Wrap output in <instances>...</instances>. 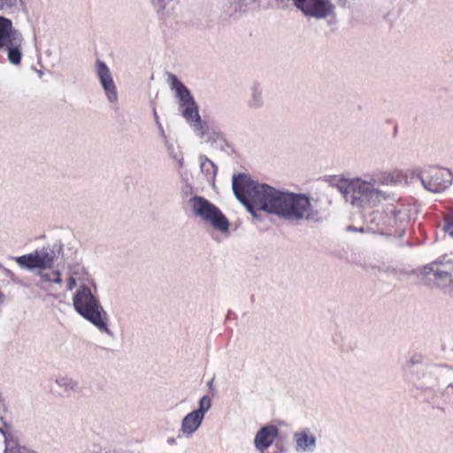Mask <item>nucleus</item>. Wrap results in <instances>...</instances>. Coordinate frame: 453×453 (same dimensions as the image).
<instances>
[{"label": "nucleus", "instance_id": "obj_21", "mask_svg": "<svg viewBox=\"0 0 453 453\" xmlns=\"http://www.w3.org/2000/svg\"><path fill=\"white\" fill-rule=\"evenodd\" d=\"M101 87L103 88L107 101L111 105H117L119 102V94L114 80L107 83H104Z\"/></svg>", "mask_w": 453, "mask_h": 453}, {"label": "nucleus", "instance_id": "obj_34", "mask_svg": "<svg viewBox=\"0 0 453 453\" xmlns=\"http://www.w3.org/2000/svg\"><path fill=\"white\" fill-rule=\"evenodd\" d=\"M178 161H179L180 166H182V165H183V157H180V158L178 159Z\"/></svg>", "mask_w": 453, "mask_h": 453}, {"label": "nucleus", "instance_id": "obj_31", "mask_svg": "<svg viewBox=\"0 0 453 453\" xmlns=\"http://www.w3.org/2000/svg\"><path fill=\"white\" fill-rule=\"evenodd\" d=\"M153 115H154L155 122H156L157 126H158V123H160V120H159V117L157 115L156 109L153 110Z\"/></svg>", "mask_w": 453, "mask_h": 453}, {"label": "nucleus", "instance_id": "obj_36", "mask_svg": "<svg viewBox=\"0 0 453 453\" xmlns=\"http://www.w3.org/2000/svg\"><path fill=\"white\" fill-rule=\"evenodd\" d=\"M448 388H453V383L449 384Z\"/></svg>", "mask_w": 453, "mask_h": 453}, {"label": "nucleus", "instance_id": "obj_22", "mask_svg": "<svg viewBox=\"0 0 453 453\" xmlns=\"http://www.w3.org/2000/svg\"><path fill=\"white\" fill-rule=\"evenodd\" d=\"M196 134L199 137L204 139L207 142L214 143L217 142L224 141V135L221 132H219L216 130H210L208 126H207L206 133L204 134L201 135L198 133H196Z\"/></svg>", "mask_w": 453, "mask_h": 453}, {"label": "nucleus", "instance_id": "obj_14", "mask_svg": "<svg viewBox=\"0 0 453 453\" xmlns=\"http://www.w3.org/2000/svg\"><path fill=\"white\" fill-rule=\"evenodd\" d=\"M427 273H433L437 284L441 287H447L453 283L452 273L447 268H442L438 263L430 264L426 267Z\"/></svg>", "mask_w": 453, "mask_h": 453}, {"label": "nucleus", "instance_id": "obj_8", "mask_svg": "<svg viewBox=\"0 0 453 453\" xmlns=\"http://www.w3.org/2000/svg\"><path fill=\"white\" fill-rule=\"evenodd\" d=\"M423 187L433 193H441L446 190L452 183L451 172L441 167H429L419 173Z\"/></svg>", "mask_w": 453, "mask_h": 453}, {"label": "nucleus", "instance_id": "obj_7", "mask_svg": "<svg viewBox=\"0 0 453 453\" xmlns=\"http://www.w3.org/2000/svg\"><path fill=\"white\" fill-rule=\"evenodd\" d=\"M188 203L195 217L222 234L229 232V220L214 203L199 196L191 197Z\"/></svg>", "mask_w": 453, "mask_h": 453}, {"label": "nucleus", "instance_id": "obj_19", "mask_svg": "<svg viewBox=\"0 0 453 453\" xmlns=\"http://www.w3.org/2000/svg\"><path fill=\"white\" fill-rule=\"evenodd\" d=\"M95 72L100 85L113 81V76L110 68L100 59L96 61Z\"/></svg>", "mask_w": 453, "mask_h": 453}, {"label": "nucleus", "instance_id": "obj_10", "mask_svg": "<svg viewBox=\"0 0 453 453\" xmlns=\"http://www.w3.org/2000/svg\"><path fill=\"white\" fill-rule=\"evenodd\" d=\"M294 5L304 15L316 19H324L334 12L331 0H292Z\"/></svg>", "mask_w": 453, "mask_h": 453}, {"label": "nucleus", "instance_id": "obj_4", "mask_svg": "<svg viewBox=\"0 0 453 453\" xmlns=\"http://www.w3.org/2000/svg\"><path fill=\"white\" fill-rule=\"evenodd\" d=\"M410 210L404 204H389L383 211H375L370 219V230L381 235L402 238L410 223Z\"/></svg>", "mask_w": 453, "mask_h": 453}, {"label": "nucleus", "instance_id": "obj_15", "mask_svg": "<svg viewBox=\"0 0 453 453\" xmlns=\"http://www.w3.org/2000/svg\"><path fill=\"white\" fill-rule=\"evenodd\" d=\"M247 107L250 110H259L265 104L263 88L257 82H254L250 88V94L246 100Z\"/></svg>", "mask_w": 453, "mask_h": 453}, {"label": "nucleus", "instance_id": "obj_13", "mask_svg": "<svg viewBox=\"0 0 453 453\" xmlns=\"http://www.w3.org/2000/svg\"><path fill=\"white\" fill-rule=\"evenodd\" d=\"M203 418L194 411L183 417L180 422V432L186 438H191L201 426Z\"/></svg>", "mask_w": 453, "mask_h": 453}, {"label": "nucleus", "instance_id": "obj_2", "mask_svg": "<svg viewBox=\"0 0 453 453\" xmlns=\"http://www.w3.org/2000/svg\"><path fill=\"white\" fill-rule=\"evenodd\" d=\"M394 181L392 176L383 178L356 177L342 181L339 190L346 202L358 209H372L383 202L394 200V196L380 188V185H388Z\"/></svg>", "mask_w": 453, "mask_h": 453}, {"label": "nucleus", "instance_id": "obj_30", "mask_svg": "<svg viewBox=\"0 0 453 453\" xmlns=\"http://www.w3.org/2000/svg\"><path fill=\"white\" fill-rule=\"evenodd\" d=\"M0 268H1V269H3V271H4V274H5L7 277H10L11 279H12V280H13V278H14V273H13L11 270H9V269H7V268L4 267L1 264H0Z\"/></svg>", "mask_w": 453, "mask_h": 453}, {"label": "nucleus", "instance_id": "obj_25", "mask_svg": "<svg viewBox=\"0 0 453 453\" xmlns=\"http://www.w3.org/2000/svg\"><path fill=\"white\" fill-rule=\"evenodd\" d=\"M443 231L453 237V214L444 219Z\"/></svg>", "mask_w": 453, "mask_h": 453}, {"label": "nucleus", "instance_id": "obj_26", "mask_svg": "<svg viewBox=\"0 0 453 453\" xmlns=\"http://www.w3.org/2000/svg\"><path fill=\"white\" fill-rule=\"evenodd\" d=\"M51 282L60 284L62 282L61 273L59 271H55L52 273Z\"/></svg>", "mask_w": 453, "mask_h": 453}, {"label": "nucleus", "instance_id": "obj_5", "mask_svg": "<svg viewBox=\"0 0 453 453\" xmlns=\"http://www.w3.org/2000/svg\"><path fill=\"white\" fill-rule=\"evenodd\" d=\"M168 84L179 100L181 116L190 125L195 133L203 135L207 124L201 119L198 105L190 90L173 73H168Z\"/></svg>", "mask_w": 453, "mask_h": 453}, {"label": "nucleus", "instance_id": "obj_32", "mask_svg": "<svg viewBox=\"0 0 453 453\" xmlns=\"http://www.w3.org/2000/svg\"><path fill=\"white\" fill-rule=\"evenodd\" d=\"M207 386H208L209 389H210L211 391H212V390L214 389V388H213V380H209V381L207 382Z\"/></svg>", "mask_w": 453, "mask_h": 453}, {"label": "nucleus", "instance_id": "obj_9", "mask_svg": "<svg viewBox=\"0 0 453 453\" xmlns=\"http://www.w3.org/2000/svg\"><path fill=\"white\" fill-rule=\"evenodd\" d=\"M56 256L53 250L47 248L36 250L35 252L15 257V261L21 268L29 270L39 268H50L55 261Z\"/></svg>", "mask_w": 453, "mask_h": 453}, {"label": "nucleus", "instance_id": "obj_33", "mask_svg": "<svg viewBox=\"0 0 453 453\" xmlns=\"http://www.w3.org/2000/svg\"><path fill=\"white\" fill-rule=\"evenodd\" d=\"M167 442L171 445L175 444L176 440L174 438H168Z\"/></svg>", "mask_w": 453, "mask_h": 453}, {"label": "nucleus", "instance_id": "obj_20", "mask_svg": "<svg viewBox=\"0 0 453 453\" xmlns=\"http://www.w3.org/2000/svg\"><path fill=\"white\" fill-rule=\"evenodd\" d=\"M423 358L421 356H413L406 361L403 367L404 376L407 380H414L413 373L422 366Z\"/></svg>", "mask_w": 453, "mask_h": 453}, {"label": "nucleus", "instance_id": "obj_24", "mask_svg": "<svg viewBox=\"0 0 453 453\" xmlns=\"http://www.w3.org/2000/svg\"><path fill=\"white\" fill-rule=\"evenodd\" d=\"M21 0H0V10L6 12H12L19 8Z\"/></svg>", "mask_w": 453, "mask_h": 453}, {"label": "nucleus", "instance_id": "obj_29", "mask_svg": "<svg viewBox=\"0 0 453 453\" xmlns=\"http://www.w3.org/2000/svg\"><path fill=\"white\" fill-rule=\"evenodd\" d=\"M158 130H159V134H160V136L165 140V143L167 145L168 144V141H167V137H166V134H165V132L164 130V127L162 126L161 123H158Z\"/></svg>", "mask_w": 453, "mask_h": 453}, {"label": "nucleus", "instance_id": "obj_23", "mask_svg": "<svg viewBox=\"0 0 453 453\" xmlns=\"http://www.w3.org/2000/svg\"><path fill=\"white\" fill-rule=\"evenodd\" d=\"M211 408V398L209 395H203L200 398L198 402V408L196 410H194L196 413H198V415L201 416V418L205 417V414L210 411Z\"/></svg>", "mask_w": 453, "mask_h": 453}, {"label": "nucleus", "instance_id": "obj_12", "mask_svg": "<svg viewBox=\"0 0 453 453\" xmlns=\"http://www.w3.org/2000/svg\"><path fill=\"white\" fill-rule=\"evenodd\" d=\"M293 440L296 452H313L317 447V437L310 428H303L294 433Z\"/></svg>", "mask_w": 453, "mask_h": 453}, {"label": "nucleus", "instance_id": "obj_3", "mask_svg": "<svg viewBox=\"0 0 453 453\" xmlns=\"http://www.w3.org/2000/svg\"><path fill=\"white\" fill-rule=\"evenodd\" d=\"M73 304L75 311L91 323L101 334L108 336L113 335L110 329L108 312L88 287L85 285L79 287L73 296Z\"/></svg>", "mask_w": 453, "mask_h": 453}, {"label": "nucleus", "instance_id": "obj_28", "mask_svg": "<svg viewBox=\"0 0 453 453\" xmlns=\"http://www.w3.org/2000/svg\"><path fill=\"white\" fill-rule=\"evenodd\" d=\"M39 275L41 277V279L45 281V282H51V279H52V273H39Z\"/></svg>", "mask_w": 453, "mask_h": 453}, {"label": "nucleus", "instance_id": "obj_18", "mask_svg": "<svg viewBox=\"0 0 453 453\" xmlns=\"http://www.w3.org/2000/svg\"><path fill=\"white\" fill-rule=\"evenodd\" d=\"M55 383L64 390L67 395L80 392L79 382L73 377L67 375H58L55 379Z\"/></svg>", "mask_w": 453, "mask_h": 453}, {"label": "nucleus", "instance_id": "obj_35", "mask_svg": "<svg viewBox=\"0 0 453 453\" xmlns=\"http://www.w3.org/2000/svg\"><path fill=\"white\" fill-rule=\"evenodd\" d=\"M349 230H353V231H357V228H356V227H351V226H349Z\"/></svg>", "mask_w": 453, "mask_h": 453}, {"label": "nucleus", "instance_id": "obj_37", "mask_svg": "<svg viewBox=\"0 0 453 453\" xmlns=\"http://www.w3.org/2000/svg\"><path fill=\"white\" fill-rule=\"evenodd\" d=\"M2 297H3V294H2V293H0V298H2Z\"/></svg>", "mask_w": 453, "mask_h": 453}, {"label": "nucleus", "instance_id": "obj_27", "mask_svg": "<svg viewBox=\"0 0 453 453\" xmlns=\"http://www.w3.org/2000/svg\"><path fill=\"white\" fill-rule=\"evenodd\" d=\"M76 286V280L73 275H71L67 280V289L73 290Z\"/></svg>", "mask_w": 453, "mask_h": 453}, {"label": "nucleus", "instance_id": "obj_6", "mask_svg": "<svg viewBox=\"0 0 453 453\" xmlns=\"http://www.w3.org/2000/svg\"><path fill=\"white\" fill-rule=\"evenodd\" d=\"M25 43L22 33L14 27L12 21L0 16V52L7 55V60L12 65L21 64Z\"/></svg>", "mask_w": 453, "mask_h": 453}, {"label": "nucleus", "instance_id": "obj_16", "mask_svg": "<svg viewBox=\"0 0 453 453\" xmlns=\"http://www.w3.org/2000/svg\"><path fill=\"white\" fill-rule=\"evenodd\" d=\"M1 421H3L2 418ZM2 423V426H0V441H3L5 445L4 453H19L12 426L4 422Z\"/></svg>", "mask_w": 453, "mask_h": 453}, {"label": "nucleus", "instance_id": "obj_17", "mask_svg": "<svg viewBox=\"0 0 453 453\" xmlns=\"http://www.w3.org/2000/svg\"><path fill=\"white\" fill-rule=\"evenodd\" d=\"M200 170L209 183H213L218 173V166L204 155L199 156Z\"/></svg>", "mask_w": 453, "mask_h": 453}, {"label": "nucleus", "instance_id": "obj_11", "mask_svg": "<svg viewBox=\"0 0 453 453\" xmlns=\"http://www.w3.org/2000/svg\"><path fill=\"white\" fill-rule=\"evenodd\" d=\"M279 435V429L274 425L260 428L254 438V446L260 453H265Z\"/></svg>", "mask_w": 453, "mask_h": 453}, {"label": "nucleus", "instance_id": "obj_1", "mask_svg": "<svg viewBox=\"0 0 453 453\" xmlns=\"http://www.w3.org/2000/svg\"><path fill=\"white\" fill-rule=\"evenodd\" d=\"M232 188L236 198L259 220L261 211L296 224L318 220V211L305 194L282 191L244 173L233 176Z\"/></svg>", "mask_w": 453, "mask_h": 453}]
</instances>
